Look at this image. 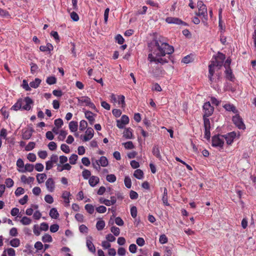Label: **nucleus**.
I'll use <instances>...</instances> for the list:
<instances>
[{
	"mask_svg": "<svg viewBox=\"0 0 256 256\" xmlns=\"http://www.w3.org/2000/svg\"><path fill=\"white\" fill-rule=\"evenodd\" d=\"M203 120L204 128H210V121L208 117L203 116Z\"/></svg>",
	"mask_w": 256,
	"mask_h": 256,
	"instance_id": "nucleus-54",
	"label": "nucleus"
},
{
	"mask_svg": "<svg viewBox=\"0 0 256 256\" xmlns=\"http://www.w3.org/2000/svg\"><path fill=\"white\" fill-rule=\"evenodd\" d=\"M124 183L125 186L128 188H130L132 186V181L130 178L128 176H125L124 180Z\"/></svg>",
	"mask_w": 256,
	"mask_h": 256,
	"instance_id": "nucleus-45",
	"label": "nucleus"
},
{
	"mask_svg": "<svg viewBox=\"0 0 256 256\" xmlns=\"http://www.w3.org/2000/svg\"><path fill=\"white\" fill-rule=\"evenodd\" d=\"M90 175L91 172L88 170L84 169L82 172V176L85 180H88L89 178H90L91 176Z\"/></svg>",
	"mask_w": 256,
	"mask_h": 256,
	"instance_id": "nucleus-47",
	"label": "nucleus"
},
{
	"mask_svg": "<svg viewBox=\"0 0 256 256\" xmlns=\"http://www.w3.org/2000/svg\"><path fill=\"white\" fill-rule=\"evenodd\" d=\"M106 226L105 222L104 220H100L96 224V228L98 230H103Z\"/></svg>",
	"mask_w": 256,
	"mask_h": 256,
	"instance_id": "nucleus-35",
	"label": "nucleus"
},
{
	"mask_svg": "<svg viewBox=\"0 0 256 256\" xmlns=\"http://www.w3.org/2000/svg\"><path fill=\"white\" fill-rule=\"evenodd\" d=\"M10 244L14 248H17L20 245V240L18 238H14L10 242Z\"/></svg>",
	"mask_w": 256,
	"mask_h": 256,
	"instance_id": "nucleus-36",
	"label": "nucleus"
},
{
	"mask_svg": "<svg viewBox=\"0 0 256 256\" xmlns=\"http://www.w3.org/2000/svg\"><path fill=\"white\" fill-rule=\"evenodd\" d=\"M240 136V133L239 132H232L225 134V140L226 141L228 145H231L233 142L234 139H238Z\"/></svg>",
	"mask_w": 256,
	"mask_h": 256,
	"instance_id": "nucleus-6",
	"label": "nucleus"
},
{
	"mask_svg": "<svg viewBox=\"0 0 256 256\" xmlns=\"http://www.w3.org/2000/svg\"><path fill=\"white\" fill-rule=\"evenodd\" d=\"M86 245L88 248L90 252L92 253H94L96 252V248L92 242V236H90L86 238Z\"/></svg>",
	"mask_w": 256,
	"mask_h": 256,
	"instance_id": "nucleus-15",
	"label": "nucleus"
},
{
	"mask_svg": "<svg viewBox=\"0 0 256 256\" xmlns=\"http://www.w3.org/2000/svg\"><path fill=\"white\" fill-rule=\"evenodd\" d=\"M50 36L54 38L56 42H58L60 41V38L58 32L56 31H52L50 32Z\"/></svg>",
	"mask_w": 256,
	"mask_h": 256,
	"instance_id": "nucleus-61",
	"label": "nucleus"
},
{
	"mask_svg": "<svg viewBox=\"0 0 256 256\" xmlns=\"http://www.w3.org/2000/svg\"><path fill=\"white\" fill-rule=\"evenodd\" d=\"M136 243L140 246H142L146 244L145 240L142 238H138L136 240Z\"/></svg>",
	"mask_w": 256,
	"mask_h": 256,
	"instance_id": "nucleus-64",
	"label": "nucleus"
},
{
	"mask_svg": "<svg viewBox=\"0 0 256 256\" xmlns=\"http://www.w3.org/2000/svg\"><path fill=\"white\" fill-rule=\"evenodd\" d=\"M50 216L54 219H56L59 216V214L56 208H52L50 212Z\"/></svg>",
	"mask_w": 256,
	"mask_h": 256,
	"instance_id": "nucleus-33",
	"label": "nucleus"
},
{
	"mask_svg": "<svg viewBox=\"0 0 256 256\" xmlns=\"http://www.w3.org/2000/svg\"><path fill=\"white\" fill-rule=\"evenodd\" d=\"M162 200L165 206H168L170 205L169 203L168 202V190L166 188H164Z\"/></svg>",
	"mask_w": 256,
	"mask_h": 256,
	"instance_id": "nucleus-30",
	"label": "nucleus"
},
{
	"mask_svg": "<svg viewBox=\"0 0 256 256\" xmlns=\"http://www.w3.org/2000/svg\"><path fill=\"white\" fill-rule=\"evenodd\" d=\"M46 190L50 192H54L55 189V182L52 178H49L46 182Z\"/></svg>",
	"mask_w": 256,
	"mask_h": 256,
	"instance_id": "nucleus-13",
	"label": "nucleus"
},
{
	"mask_svg": "<svg viewBox=\"0 0 256 256\" xmlns=\"http://www.w3.org/2000/svg\"><path fill=\"white\" fill-rule=\"evenodd\" d=\"M130 120L126 115H122L120 120H116V126L119 128H124L129 123Z\"/></svg>",
	"mask_w": 256,
	"mask_h": 256,
	"instance_id": "nucleus-8",
	"label": "nucleus"
},
{
	"mask_svg": "<svg viewBox=\"0 0 256 256\" xmlns=\"http://www.w3.org/2000/svg\"><path fill=\"white\" fill-rule=\"evenodd\" d=\"M224 62V55L218 52L216 56H213L211 64L209 65L208 78L212 81V77L215 72L220 70L223 66Z\"/></svg>",
	"mask_w": 256,
	"mask_h": 256,
	"instance_id": "nucleus-2",
	"label": "nucleus"
},
{
	"mask_svg": "<svg viewBox=\"0 0 256 256\" xmlns=\"http://www.w3.org/2000/svg\"><path fill=\"white\" fill-rule=\"evenodd\" d=\"M194 60L193 56L191 55H188L184 56L182 62L184 64H188Z\"/></svg>",
	"mask_w": 256,
	"mask_h": 256,
	"instance_id": "nucleus-41",
	"label": "nucleus"
},
{
	"mask_svg": "<svg viewBox=\"0 0 256 256\" xmlns=\"http://www.w3.org/2000/svg\"><path fill=\"white\" fill-rule=\"evenodd\" d=\"M100 182V178L96 176H91L88 180V183L92 187L96 186Z\"/></svg>",
	"mask_w": 256,
	"mask_h": 256,
	"instance_id": "nucleus-20",
	"label": "nucleus"
},
{
	"mask_svg": "<svg viewBox=\"0 0 256 256\" xmlns=\"http://www.w3.org/2000/svg\"><path fill=\"white\" fill-rule=\"evenodd\" d=\"M40 228L37 224H34L33 227V232L35 235L38 236L40 234Z\"/></svg>",
	"mask_w": 256,
	"mask_h": 256,
	"instance_id": "nucleus-60",
	"label": "nucleus"
},
{
	"mask_svg": "<svg viewBox=\"0 0 256 256\" xmlns=\"http://www.w3.org/2000/svg\"><path fill=\"white\" fill-rule=\"evenodd\" d=\"M232 121L234 124L240 130H244L246 128L245 124L243 122L242 118L240 116L238 113H236L232 118Z\"/></svg>",
	"mask_w": 256,
	"mask_h": 256,
	"instance_id": "nucleus-4",
	"label": "nucleus"
},
{
	"mask_svg": "<svg viewBox=\"0 0 256 256\" xmlns=\"http://www.w3.org/2000/svg\"><path fill=\"white\" fill-rule=\"evenodd\" d=\"M166 22L170 24H183L186 26V24L181 20L174 17H168L166 19Z\"/></svg>",
	"mask_w": 256,
	"mask_h": 256,
	"instance_id": "nucleus-12",
	"label": "nucleus"
},
{
	"mask_svg": "<svg viewBox=\"0 0 256 256\" xmlns=\"http://www.w3.org/2000/svg\"><path fill=\"white\" fill-rule=\"evenodd\" d=\"M134 176L136 178L142 180L144 178V172L141 170L137 169L134 171Z\"/></svg>",
	"mask_w": 256,
	"mask_h": 256,
	"instance_id": "nucleus-34",
	"label": "nucleus"
},
{
	"mask_svg": "<svg viewBox=\"0 0 256 256\" xmlns=\"http://www.w3.org/2000/svg\"><path fill=\"white\" fill-rule=\"evenodd\" d=\"M46 82L50 85L54 84L56 82V78L54 76H49L47 78Z\"/></svg>",
	"mask_w": 256,
	"mask_h": 256,
	"instance_id": "nucleus-43",
	"label": "nucleus"
},
{
	"mask_svg": "<svg viewBox=\"0 0 256 256\" xmlns=\"http://www.w3.org/2000/svg\"><path fill=\"white\" fill-rule=\"evenodd\" d=\"M90 98L88 96H84L78 98V104L81 106H87Z\"/></svg>",
	"mask_w": 256,
	"mask_h": 256,
	"instance_id": "nucleus-22",
	"label": "nucleus"
},
{
	"mask_svg": "<svg viewBox=\"0 0 256 256\" xmlns=\"http://www.w3.org/2000/svg\"><path fill=\"white\" fill-rule=\"evenodd\" d=\"M110 231L115 236H118L120 234V228L114 226L111 227Z\"/></svg>",
	"mask_w": 256,
	"mask_h": 256,
	"instance_id": "nucleus-49",
	"label": "nucleus"
},
{
	"mask_svg": "<svg viewBox=\"0 0 256 256\" xmlns=\"http://www.w3.org/2000/svg\"><path fill=\"white\" fill-rule=\"evenodd\" d=\"M34 166L30 164H26L24 169H18V170L20 172H32L33 171Z\"/></svg>",
	"mask_w": 256,
	"mask_h": 256,
	"instance_id": "nucleus-24",
	"label": "nucleus"
},
{
	"mask_svg": "<svg viewBox=\"0 0 256 256\" xmlns=\"http://www.w3.org/2000/svg\"><path fill=\"white\" fill-rule=\"evenodd\" d=\"M96 162L97 165H100L103 167H106L108 164L107 158L104 156H100L98 160H96Z\"/></svg>",
	"mask_w": 256,
	"mask_h": 256,
	"instance_id": "nucleus-18",
	"label": "nucleus"
},
{
	"mask_svg": "<svg viewBox=\"0 0 256 256\" xmlns=\"http://www.w3.org/2000/svg\"><path fill=\"white\" fill-rule=\"evenodd\" d=\"M71 196L70 192L67 191H64L62 192V198L64 200L65 203V206H68L70 205V197Z\"/></svg>",
	"mask_w": 256,
	"mask_h": 256,
	"instance_id": "nucleus-19",
	"label": "nucleus"
},
{
	"mask_svg": "<svg viewBox=\"0 0 256 256\" xmlns=\"http://www.w3.org/2000/svg\"><path fill=\"white\" fill-rule=\"evenodd\" d=\"M204 116L205 117H209L214 112V108L210 102H205L203 106Z\"/></svg>",
	"mask_w": 256,
	"mask_h": 256,
	"instance_id": "nucleus-7",
	"label": "nucleus"
},
{
	"mask_svg": "<svg viewBox=\"0 0 256 256\" xmlns=\"http://www.w3.org/2000/svg\"><path fill=\"white\" fill-rule=\"evenodd\" d=\"M224 140V136L218 134L214 136L212 138V146L220 148H222Z\"/></svg>",
	"mask_w": 256,
	"mask_h": 256,
	"instance_id": "nucleus-5",
	"label": "nucleus"
},
{
	"mask_svg": "<svg viewBox=\"0 0 256 256\" xmlns=\"http://www.w3.org/2000/svg\"><path fill=\"white\" fill-rule=\"evenodd\" d=\"M68 127L71 132H76L78 128V122L74 120L70 122Z\"/></svg>",
	"mask_w": 256,
	"mask_h": 256,
	"instance_id": "nucleus-28",
	"label": "nucleus"
},
{
	"mask_svg": "<svg viewBox=\"0 0 256 256\" xmlns=\"http://www.w3.org/2000/svg\"><path fill=\"white\" fill-rule=\"evenodd\" d=\"M84 208L90 214H92L94 211V206L91 204H86L84 206Z\"/></svg>",
	"mask_w": 256,
	"mask_h": 256,
	"instance_id": "nucleus-39",
	"label": "nucleus"
},
{
	"mask_svg": "<svg viewBox=\"0 0 256 256\" xmlns=\"http://www.w3.org/2000/svg\"><path fill=\"white\" fill-rule=\"evenodd\" d=\"M42 240L44 243L51 242L52 241V238L50 234H46L42 236Z\"/></svg>",
	"mask_w": 256,
	"mask_h": 256,
	"instance_id": "nucleus-38",
	"label": "nucleus"
},
{
	"mask_svg": "<svg viewBox=\"0 0 256 256\" xmlns=\"http://www.w3.org/2000/svg\"><path fill=\"white\" fill-rule=\"evenodd\" d=\"M225 110L228 112H232L234 114L238 112L236 107L233 104L230 102L225 104Z\"/></svg>",
	"mask_w": 256,
	"mask_h": 256,
	"instance_id": "nucleus-17",
	"label": "nucleus"
},
{
	"mask_svg": "<svg viewBox=\"0 0 256 256\" xmlns=\"http://www.w3.org/2000/svg\"><path fill=\"white\" fill-rule=\"evenodd\" d=\"M33 130L28 129L24 131L22 134V138L24 140H29L32 136Z\"/></svg>",
	"mask_w": 256,
	"mask_h": 256,
	"instance_id": "nucleus-27",
	"label": "nucleus"
},
{
	"mask_svg": "<svg viewBox=\"0 0 256 256\" xmlns=\"http://www.w3.org/2000/svg\"><path fill=\"white\" fill-rule=\"evenodd\" d=\"M38 154L40 158L45 159L48 156V153L46 150H40L38 152Z\"/></svg>",
	"mask_w": 256,
	"mask_h": 256,
	"instance_id": "nucleus-62",
	"label": "nucleus"
},
{
	"mask_svg": "<svg viewBox=\"0 0 256 256\" xmlns=\"http://www.w3.org/2000/svg\"><path fill=\"white\" fill-rule=\"evenodd\" d=\"M198 12L196 14L199 16H203L204 17L207 16V8L206 6L204 4L202 1L198 2Z\"/></svg>",
	"mask_w": 256,
	"mask_h": 256,
	"instance_id": "nucleus-10",
	"label": "nucleus"
},
{
	"mask_svg": "<svg viewBox=\"0 0 256 256\" xmlns=\"http://www.w3.org/2000/svg\"><path fill=\"white\" fill-rule=\"evenodd\" d=\"M60 149L66 154H68L70 152V149L69 146L66 144H62L60 146Z\"/></svg>",
	"mask_w": 256,
	"mask_h": 256,
	"instance_id": "nucleus-58",
	"label": "nucleus"
},
{
	"mask_svg": "<svg viewBox=\"0 0 256 256\" xmlns=\"http://www.w3.org/2000/svg\"><path fill=\"white\" fill-rule=\"evenodd\" d=\"M6 252L8 256H15L16 255L15 250L12 248H8L4 250L2 254H6Z\"/></svg>",
	"mask_w": 256,
	"mask_h": 256,
	"instance_id": "nucleus-42",
	"label": "nucleus"
},
{
	"mask_svg": "<svg viewBox=\"0 0 256 256\" xmlns=\"http://www.w3.org/2000/svg\"><path fill=\"white\" fill-rule=\"evenodd\" d=\"M96 210L100 214L104 213L106 211V208L104 206H100L96 208Z\"/></svg>",
	"mask_w": 256,
	"mask_h": 256,
	"instance_id": "nucleus-63",
	"label": "nucleus"
},
{
	"mask_svg": "<svg viewBox=\"0 0 256 256\" xmlns=\"http://www.w3.org/2000/svg\"><path fill=\"white\" fill-rule=\"evenodd\" d=\"M84 115L85 117L88 120L90 124H93L95 122L96 114L90 110H86L84 112Z\"/></svg>",
	"mask_w": 256,
	"mask_h": 256,
	"instance_id": "nucleus-14",
	"label": "nucleus"
},
{
	"mask_svg": "<svg viewBox=\"0 0 256 256\" xmlns=\"http://www.w3.org/2000/svg\"><path fill=\"white\" fill-rule=\"evenodd\" d=\"M67 134L68 132H66V131L64 130H61L59 133L58 139L60 140L63 141L66 138Z\"/></svg>",
	"mask_w": 256,
	"mask_h": 256,
	"instance_id": "nucleus-50",
	"label": "nucleus"
},
{
	"mask_svg": "<svg viewBox=\"0 0 256 256\" xmlns=\"http://www.w3.org/2000/svg\"><path fill=\"white\" fill-rule=\"evenodd\" d=\"M152 53L148 55V60L150 62L156 64H164L168 62V60L162 58L166 54H170L174 52V48L170 46L166 42H164L161 38L155 39Z\"/></svg>",
	"mask_w": 256,
	"mask_h": 256,
	"instance_id": "nucleus-1",
	"label": "nucleus"
},
{
	"mask_svg": "<svg viewBox=\"0 0 256 256\" xmlns=\"http://www.w3.org/2000/svg\"><path fill=\"white\" fill-rule=\"evenodd\" d=\"M54 124L56 127H57L58 128H60L63 125L64 122L62 119L58 118L55 120Z\"/></svg>",
	"mask_w": 256,
	"mask_h": 256,
	"instance_id": "nucleus-57",
	"label": "nucleus"
},
{
	"mask_svg": "<svg viewBox=\"0 0 256 256\" xmlns=\"http://www.w3.org/2000/svg\"><path fill=\"white\" fill-rule=\"evenodd\" d=\"M152 154L160 160H162V156L158 146H154L152 150Z\"/></svg>",
	"mask_w": 256,
	"mask_h": 256,
	"instance_id": "nucleus-29",
	"label": "nucleus"
},
{
	"mask_svg": "<svg viewBox=\"0 0 256 256\" xmlns=\"http://www.w3.org/2000/svg\"><path fill=\"white\" fill-rule=\"evenodd\" d=\"M123 136L126 139H132V130L130 128H126L123 132Z\"/></svg>",
	"mask_w": 256,
	"mask_h": 256,
	"instance_id": "nucleus-26",
	"label": "nucleus"
},
{
	"mask_svg": "<svg viewBox=\"0 0 256 256\" xmlns=\"http://www.w3.org/2000/svg\"><path fill=\"white\" fill-rule=\"evenodd\" d=\"M20 180L24 184H31L34 182V178L32 176L27 178L26 176L22 175L21 176Z\"/></svg>",
	"mask_w": 256,
	"mask_h": 256,
	"instance_id": "nucleus-25",
	"label": "nucleus"
},
{
	"mask_svg": "<svg viewBox=\"0 0 256 256\" xmlns=\"http://www.w3.org/2000/svg\"><path fill=\"white\" fill-rule=\"evenodd\" d=\"M106 180L108 182L112 183L116 181V176L114 174H108L106 177Z\"/></svg>",
	"mask_w": 256,
	"mask_h": 256,
	"instance_id": "nucleus-44",
	"label": "nucleus"
},
{
	"mask_svg": "<svg viewBox=\"0 0 256 256\" xmlns=\"http://www.w3.org/2000/svg\"><path fill=\"white\" fill-rule=\"evenodd\" d=\"M34 102L31 98L28 96L24 98L22 100V110H30Z\"/></svg>",
	"mask_w": 256,
	"mask_h": 256,
	"instance_id": "nucleus-9",
	"label": "nucleus"
},
{
	"mask_svg": "<svg viewBox=\"0 0 256 256\" xmlns=\"http://www.w3.org/2000/svg\"><path fill=\"white\" fill-rule=\"evenodd\" d=\"M44 200L46 202L49 204H52L54 202L53 197L50 194H46L44 196Z\"/></svg>",
	"mask_w": 256,
	"mask_h": 256,
	"instance_id": "nucleus-56",
	"label": "nucleus"
},
{
	"mask_svg": "<svg viewBox=\"0 0 256 256\" xmlns=\"http://www.w3.org/2000/svg\"><path fill=\"white\" fill-rule=\"evenodd\" d=\"M53 49V46L50 43H48L46 46H41L40 47V51L43 52H48V53H50Z\"/></svg>",
	"mask_w": 256,
	"mask_h": 256,
	"instance_id": "nucleus-21",
	"label": "nucleus"
},
{
	"mask_svg": "<svg viewBox=\"0 0 256 256\" xmlns=\"http://www.w3.org/2000/svg\"><path fill=\"white\" fill-rule=\"evenodd\" d=\"M88 127V122L85 120H82L80 122L79 129L80 131L84 130Z\"/></svg>",
	"mask_w": 256,
	"mask_h": 256,
	"instance_id": "nucleus-40",
	"label": "nucleus"
},
{
	"mask_svg": "<svg viewBox=\"0 0 256 256\" xmlns=\"http://www.w3.org/2000/svg\"><path fill=\"white\" fill-rule=\"evenodd\" d=\"M225 48L228 49V54L230 55V54H232V52L234 49V46L232 44H225Z\"/></svg>",
	"mask_w": 256,
	"mask_h": 256,
	"instance_id": "nucleus-53",
	"label": "nucleus"
},
{
	"mask_svg": "<svg viewBox=\"0 0 256 256\" xmlns=\"http://www.w3.org/2000/svg\"><path fill=\"white\" fill-rule=\"evenodd\" d=\"M46 174L44 173L38 174L36 176L37 182L38 184H42L44 182L46 178Z\"/></svg>",
	"mask_w": 256,
	"mask_h": 256,
	"instance_id": "nucleus-31",
	"label": "nucleus"
},
{
	"mask_svg": "<svg viewBox=\"0 0 256 256\" xmlns=\"http://www.w3.org/2000/svg\"><path fill=\"white\" fill-rule=\"evenodd\" d=\"M36 146V144L34 142H30L26 146L25 150L26 151H30L33 150Z\"/></svg>",
	"mask_w": 256,
	"mask_h": 256,
	"instance_id": "nucleus-55",
	"label": "nucleus"
},
{
	"mask_svg": "<svg viewBox=\"0 0 256 256\" xmlns=\"http://www.w3.org/2000/svg\"><path fill=\"white\" fill-rule=\"evenodd\" d=\"M232 62V59L228 56L226 60H225V78L232 82H234L236 78L232 74V70L230 68Z\"/></svg>",
	"mask_w": 256,
	"mask_h": 256,
	"instance_id": "nucleus-3",
	"label": "nucleus"
},
{
	"mask_svg": "<svg viewBox=\"0 0 256 256\" xmlns=\"http://www.w3.org/2000/svg\"><path fill=\"white\" fill-rule=\"evenodd\" d=\"M94 135V130L92 128L90 127L87 128L85 132V134L84 136H81L80 138H82L83 141L88 142L93 138Z\"/></svg>",
	"mask_w": 256,
	"mask_h": 256,
	"instance_id": "nucleus-11",
	"label": "nucleus"
},
{
	"mask_svg": "<svg viewBox=\"0 0 256 256\" xmlns=\"http://www.w3.org/2000/svg\"><path fill=\"white\" fill-rule=\"evenodd\" d=\"M124 147L127 150H132L134 148V145L132 142L129 141L123 144Z\"/></svg>",
	"mask_w": 256,
	"mask_h": 256,
	"instance_id": "nucleus-51",
	"label": "nucleus"
},
{
	"mask_svg": "<svg viewBox=\"0 0 256 256\" xmlns=\"http://www.w3.org/2000/svg\"><path fill=\"white\" fill-rule=\"evenodd\" d=\"M32 220L27 216H23L22 218L20 220V222L23 225H28L32 223Z\"/></svg>",
	"mask_w": 256,
	"mask_h": 256,
	"instance_id": "nucleus-37",
	"label": "nucleus"
},
{
	"mask_svg": "<svg viewBox=\"0 0 256 256\" xmlns=\"http://www.w3.org/2000/svg\"><path fill=\"white\" fill-rule=\"evenodd\" d=\"M5 184L7 188H10L13 186L14 184V182L10 178H7L5 180Z\"/></svg>",
	"mask_w": 256,
	"mask_h": 256,
	"instance_id": "nucleus-48",
	"label": "nucleus"
},
{
	"mask_svg": "<svg viewBox=\"0 0 256 256\" xmlns=\"http://www.w3.org/2000/svg\"><path fill=\"white\" fill-rule=\"evenodd\" d=\"M130 214H131L133 218H136L137 216V213H138L136 207L135 206H132L130 208Z\"/></svg>",
	"mask_w": 256,
	"mask_h": 256,
	"instance_id": "nucleus-59",
	"label": "nucleus"
},
{
	"mask_svg": "<svg viewBox=\"0 0 256 256\" xmlns=\"http://www.w3.org/2000/svg\"><path fill=\"white\" fill-rule=\"evenodd\" d=\"M152 72L154 76H162L164 74V70L162 67H156L155 69L152 70Z\"/></svg>",
	"mask_w": 256,
	"mask_h": 256,
	"instance_id": "nucleus-16",
	"label": "nucleus"
},
{
	"mask_svg": "<svg viewBox=\"0 0 256 256\" xmlns=\"http://www.w3.org/2000/svg\"><path fill=\"white\" fill-rule=\"evenodd\" d=\"M78 156L76 154H72L69 158V162L71 164H75L78 160Z\"/></svg>",
	"mask_w": 256,
	"mask_h": 256,
	"instance_id": "nucleus-46",
	"label": "nucleus"
},
{
	"mask_svg": "<svg viewBox=\"0 0 256 256\" xmlns=\"http://www.w3.org/2000/svg\"><path fill=\"white\" fill-rule=\"evenodd\" d=\"M22 99L20 98L17 102L12 106L11 110L17 111L18 110H22Z\"/></svg>",
	"mask_w": 256,
	"mask_h": 256,
	"instance_id": "nucleus-23",
	"label": "nucleus"
},
{
	"mask_svg": "<svg viewBox=\"0 0 256 256\" xmlns=\"http://www.w3.org/2000/svg\"><path fill=\"white\" fill-rule=\"evenodd\" d=\"M16 164L18 168V169H24L25 166L23 160L21 158L17 160Z\"/></svg>",
	"mask_w": 256,
	"mask_h": 256,
	"instance_id": "nucleus-52",
	"label": "nucleus"
},
{
	"mask_svg": "<svg viewBox=\"0 0 256 256\" xmlns=\"http://www.w3.org/2000/svg\"><path fill=\"white\" fill-rule=\"evenodd\" d=\"M42 80L38 78H36L34 80L30 82V86L31 88H36L38 87Z\"/></svg>",
	"mask_w": 256,
	"mask_h": 256,
	"instance_id": "nucleus-32",
	"label": "nucleus"
}]
</instances>
